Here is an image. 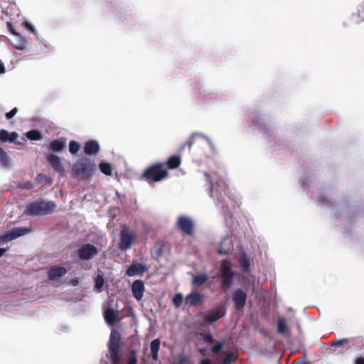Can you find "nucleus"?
<instances>
[{"label":"nucleus","instance_id":"25","mask_svg":"<svg viewBox=\"0 0 364 364\" xmlns=\"http://www.w3.org/2000/svg\"><path fill=\"white\" fill-rule=\"evenodd\" d=\"M0 163L4 167H9L10 165V159L6 152L0 147Z\"/></svg>","mask_w":364,"mask_h":364},{"label":"nucleus","instance_id":"42","mask_svg":"<svg viewBox=\"0 0 364 364\" xmlns=\"http://www.w3.org/2000/svg\"><path fill=\"white\" fill-rule=\"evenodd\" d=\"M18 137V134L16 132H12L9 134V141L14 142Z\"/></svg>","mask_w":364,"mask_h":364},{"label":"nucleus","instance_id":"6","mask_svg":"<svg viewBox=\"0 0 364 364\" xmlns=\"http://www.w3.org/2000/svg\"><path fill=\"white\" fill-rule=\"evenodd\" d=\"M135 238V235L129 232L127 227H123L120 231V240L119 248L121 250H127L131 248L132 242Z\"/></svg>","mask_w":364,"mask_h":364},{"label":"nucleus","instance_id":"49","mask_svg":"<svg viewBox=\"0 0 364 364\" xmlns=\"http://www.w3.org/2000/svg\"><path fill=\"white\" fill-rule=\"evenodd\" d=\"M356 364H364V358H358L355 360Z\"/></svg>","mask_w":364,"mask_h":364},{"label":"nucleus","instance_id":"24","mask_svg":"<svg viewBox=\"0 0 364 364\" xmlns=\"http://www.w3.org/2000/svg\"><path fill=\"white\" fill-rule=\"evenodd\" d=\"M208 277L205 274L193 275L192 284L196 287H201L208 281Z\"/></svg>","mask_w":364,"mask_h":364},{"label":"nucleus","instance_id":"23","mask_svg":"<svg viewBox=\"0 0 364 364\" xmlns=\"http://www.w3.org/2000/svg\"><path fill=\"white\" fill-rule=\"evenodd\" d=\"M65 146V143L63 139H55L50 144V149L53 152H60Z\"/></svg>","mask_w":364,"mask_h":364},{"label":"nucleus","instance_id":"9","mask_svg":"<svg viewBox=\"0 0 364 364\" xmlns=\"http://www.w3.org/2000/svg\"><path fill=\"white\" fill-rule=\"evenodd\" d=\"M31 230V228H14L11 230L7 232L5 235H1L0 237V240L6 242L11 241L30 232Z\"/></svg>","mask_w":364,"mask_h":364},{"label":"nucleus","instance_id":"21","mask_svg":"<svg viewBox=\"0 0 364 364\" xmlns=\"http://www.w3.org/2000/svg\"><path fill=\"white\" fill-rule=\"evenodd\" d=\"M161 341L159 338H156L151 342L150 348L151 354L153 360L158 359V353L160 348Z\"/></svg>","mask_w":364,"mask_h":364},{"label":"nucleus","instance_id":"11","mask_svg":"<svg viewBox=\"0 0 364 364\" xmlns=\"http://www.w3.org/2000/svg\"><path fill=\"white\" fill-rule=\"evenodd\" d=\"M46 159L55 172L60 176H65V168L60 161V157L55 154H48L46 156Z\"/></svg>","mask_w":364,"mask_h":364},{"label":"nucleus","instance_id":"45","mask_svg":"<svg viewBox=\"0 0 364 364\" xmlns=\"http://www.w3.org/2000/svg\"><path fill=\"white\" fill-rule=\"evenodd\" d=\"M7 26H8V28L9 29L10 32L15 35V36H18V34L16 32V31L14 29L13 26H12V24L9 22L7 23Z\"/></svg>","mask_w":364,"mask_h":364},{"label":"nucleus","instance_id":"39","mask_svg":"<svg viewBox=\"0 0 364 364\" xmlns=\"http://www.w3.org/2000/svg\"><path fill=\"white\" fill-rule=\"evenodd\" d=\"M203 341H204V342H205L207 343H213L215 341L213 336L210 333L204 335Z\"/></svg>","mask_w":364,"mask_h":364},{"label":"nucleus","instance_id":"8","mask_svg":"<svg viewBox=\"0 0 364 364\" xmlns=\"http://www.w3.org/2000/svg\"><path fill=\"white\" fill-rule=\"evenodd\" d=\"M194 223L188 217L181 215L177 220V227L184 234L191 236L194 232Z\"/></svg>","mask_w":364,"mask_h":364},{"label":"nucleus","instance_id":"31","mask_svg":"<svg viewBox=\"0 0 364 364\" xmlns=\"http://www.w3.org/2000/svg\"><path fill=\"white\" fill-rule=\"evenodd\" d=\"M36 181H37L38 183H48L49 185H50L53 183V181L51 180L50 178L48 177L46 175L43 174V173H38L36 176Z\"/></svg>","mask_w":364,"mask_h":364},{"label":"nucleus","instance_id":"46","mask_svg":"<svg viewBox=\"0 0 364 364\" xmlns=\"http://www.w3.org/2000/svg\"><path fill=\"white\" fill-rule=\"evenodd\" d=\"M23 25L29 31H31V32H33L34 31V29L32 26V25H31L29 23H28L27 21L24 22L23 23Z\"/></svg>","mask_w":364,"mask_h":364},{"label":"nucleus","instance_id":"47","mask_svg":"<svg viewBox=\"0 0 364 364\" xmlns=\"http://www.w3.org/2000/svg\"><path fill=\"white\" fill-rule=\"evenodd\" d=\"M6 72V68L1 60H0V74H4Z\"/></svg>","mask_w":364,"mask_h":364},{"label":"nucleus","instance_id":"35","mask_svg":"<svg viewBox=\"0 0 364 364\" xmlns=\"http://www.w3.org/2000/svg\"><path fill=\"white\" fill-rule=\"evenodd\" d=\"M127 364H137V358L136 351L134 350H132L129 352Z\"/></svg>","mask_w":364,"mask_h":364},{"label":"nucleus","instance_id":"3","mask_svg":"<svg viewBox=\"0 0 364 364\" xmlns=\"http://www.w3.org/2000/svg\"><path fill=\"white\" fill-rule=\"evenodd\" d=\"M235 273L232 270V264L230 259H223L220 266V287L226 291L233 283Z\"/></svg>","mask_w":364,"mask_h":364},{"label":"nucleus","instance_id":"38","mask_svg":"<svg viewBox=\"0 0 364 364\" xmlns=\"http://www.w3.org/2000/svg\"><path fill=\"white\" fill-rule=\"evenodd\" d=\"M18 187L21 189L30 190V189L33 188V186L31 181H26L25 183L19 184Z\"/></svg>","mask_w":364,"mask_h":364},{"label":"nucleus","instance_id":"15","mask_svg":"<svg viewBox=\"0 0 364 364\" xmlns=\"http://www.w3.org/2000/svg\"><path fill=\"white\" fill-rule=\"evenodd\" d=\"M67 273V269L63 267L53 266L48 271V277L50 280L54 281L64 276Z\"/></svg>","mask_w":364,"mask_h":364},{"label":"nucleus","instance_id":"34","mask_svg":"<svg viewBox=\"0 0 364 364\" xmlns=\"http://www.w3.org/2000/svg\"><path fill=\"white\" fill-rule=\"evenodd\" d=\"M356 16H357L358 21H364V3L361 4L358 6Z\"/></svg>","mask_w":364,"mask_h":364},{"label":"nucleus","instance_id":"1","mask_svg":"<svg viewBox=\"0 0 364 364\" xmlns=\"http://www.w3.org/2000/svg\"><path fill=\"white\" fill-rule=\"evenodd\" d=\"M97 169L96 164L87 157L77 159L71 168L73 176L80 180H87L91 178Z\"/></svg>","mask_w":364,"mask_h":364},{"label":"nucleus","instance_id":"53","mask_svg":"<svg viewBox=\"0 0 364 364\" xmlns=\"http://www.w3.org/2000/svg\"><path fill=\"white\" fill-rule=\"evenodd\" d=\"M218 253L219 255H225V254H227V252L225 250H223L222 249H220L218 250Z\"/></svg>","mask_w":364,"mask_h":364},{"label":"nucleus","instance_id":"19","mask_svg":"<svg viewBox=\"0 0 364 364\" xmlns=\"http://www.w3.org/2000/svg\"><path fill=\"white\" fill-rule=\"evenodd\" d=\"M202 296L199 293H191L186 297V303L190 306H196L201 301Z\"/></svg>","mask_w":364,"mask_h":364},{"label":"nucleus","instance_id":"43","mask_svg":"<svg viewBox=\"0 0 364 364\" xmlns=\"http://www.w3.org/2000/svg\"><path fill=\"white\" fill-rule=\"evenodd\" d=\"M188 361L186 355H181L178 358V364H186Z\"/></svg>","mask_w":364,"mask_h":364},{"label":"nucleus","instance_id":"29","mask_svg":"<svg viewBox=\"0 0 364 364\" xmlns=\"http://www.w3.org/2000/svg\"><path fill=\"white\" fill-rule=\"evenodd\" d=\"M100 170L106 176L112 175V166L108 163L102 162L99 165Z\"/></svg>","mask_w":364,"mask_h":364},{"label":"nucleus","instance_id":"13","mask_svg":"<svg viewBox=\"0 0 364 364\" xmlns=\"http://www.w3.org/2000/svg\"><path fill=\"white\" fill-rule=\"evenodd\" d=\"M144 290L145 287L143 281L137 279L133 282L132 286V291L133 296L137 301H140L142 299Z\"/></svg>","mask_w":364,"mask_h":364},{"label":"nucleus","instance_id":"44","mask_svg":"<svg viewBox=\"0 0 364 364\" xmlns=\"http://www.w3.org/2000/svg\"><path fill=\"white\" fill-rule=\"evenodd\" d=\"M347 342H348L347 339H343L341 341H335L332 343V346H342L344 343H346Z\"/></svg>","mask_w":364,"mask_h":364},{"label":"nucleus","instance_id":"18","mask_svg":"<svg viewBox=\"0 0 364 364\" xmlns=\"http://www.w3.org/2000/svg\"><path fill=\"white\" fill-rule=\"evenodd\" d=\"M220 312L218 309H211L204 317V321L208 324L218 321L220 318Z\"/></svg>","mask_w":364,"mask_h":364},{"label":"nucleus","instance_id":"36","mask_svg":"<svg viewBox=\"0 0 364 364\" xmlns=\"http://www.w3.org/2000/svg\"><path fill=\"white\" fill-rule=\"evenodd\" d=\"M223 345H224V342L218 343L216 345L213 346L211 348V351L215 354L220 353L222 350V348L223 347Z\"/></svg>","mask_w":364,"mask_h":364},{"label":"nucleus","instance_id":"7","mask_svg":"<svg viewBox=\"0 0 364 364\" xmlns=\"http://www.w3.org/2000/svg\"><path fill=\"white\" fill-rule=\"evenodd\" d=\"M99 252L98 249L92 244L82 245L77 251L78 257L82 260H89Z\"/></svg>","mask_w":364,"mask_h":364},{"label":"nucleus","instance_id":"26","mask_svg":"<svg viewBox=\"0 0 364 364\" xmlns=\"http://www.w3.org/2000/svg\"><path fill=\"white\" fill-rule=\"evenodd\" d=\"M288 331V327L284 318H279L277 321V332L284 334Z\"/></svg>","mask_w":364,"mask_h":364},{"label":"nucleus","instance_id":"32","mask_svg":"<svg viewBox=\"0 0 364 364\" xmlns=\"http://www.w3.org/2000/svg\"><path fill=\"white\" fill-rule=\"evenodd\" d=\"M183 297L181 293H177L174 295L172 302L176 308H179L183 302Z\"/></svg>","mask_w":364,"mask_h":364},{"label":"nucleus","instance_id":"27","mask_svg":"<svg viewBox=\"0 0 364 364\" xmlns=\"http://www.w3.org/2000/svg\"><path fill=\"white\" fill-rule=\"evenodd\" d=\"M28 139L33 141L40 140L42 138L41 132L37 129H32L26 134Z\"/></svg>","mask_w":364,"mask_h":364},{"label":"nucleus","instance_id":"48","mask_svg":"<svg viewBox=\"0 0 364 364\" xmlns=\"http://www.w3.org/2000/svg\"><path fill=\"white\" fill-rule=\"evenodd\" d=\"M200 364H213L209 358L203 359L200 361Z\"/></svg>","mask_w":364,"mask_h":364},{"label":"nucleus","instance_id":"2","mask_svg":"<svg viewBox=\"0 0 364 364\" xmlns=\"http://www.w3.org/2000/svg\"><path fill=\"white\" fill-rule=\"evenodd\" d=\"M56 208L53 201L41 200L28 203L24 213L29 216L44 215L53 213Z\"/></svg>","mask_w":364,"mask_h":364},{"label":"nucleus","instance_id":"10","mask_svg":"<svg viewBox=\"0 0 364 364\" xmlns=\"http://www.w3.org/2000/svg\"><path fill=\"white\" fill-rule=\"evenodd\" d=\"M247 301V294L242 289H236L232 294V301L235 309L237 311H241L245 306Z\"/></svg>","mask_w":364,"mask_h":364},{"label":"nucleus","instance_id":"41","mask_svg":"<svg viewBox=\"0 0 364 364\" xmlns=\"http://www.w3.org/2000/svg\"><path fill=\"white\" fill-rule=\"evenodd\" d=\"M18 109L16 107H14L13 109H11L10 112L6 113V117L7 119H11L14 115L16 114Z\"/></svg>","mask_w":364,"mask_h":364},{"label":"nucleus","instance_id":"33","mask_svg":"<svg viewBox=\"0 0 364 364\" xmlns=\"http://www.w3.org/2000/svg\"><path fill=\"white\" fill-rule=\"evenodd\" d=\"M80 147V144L75 141H71L69 144V151L72 154H77Z\"/></svg>","mask_w":364,"mask_h":364},{"label":"nucleus","instance_id":"4","mask_svg":"<svg viewBox=\"0 0 364 364\" xmlns=\"http://www.w3.org/2000/svg\"><path fill=\"white\" fill-rule=\"evenodd\" d=\"M163 164L157 163L149 166L144 171L142 177L149 183L163 180L168 175V171L163 168Z\"/></svg>","mask_w":364,"mask_h":364},{"label":"nucleus","instance_id":"37","mask_svg":"<svg viewBox=\"0 0 364 364\" xmlns=\"http://www.w3.org/2000/svg\"><path fill=\"white\" fill-rule=\"evenodd\" d=\"M0 140L3 142L9 141V132L6 130H0Z\"/></svg>","mask_w":364,"mask_h":364},{"label":"nucleus","instance_id":"52","mask_svg":"<svg viewBox=\"0 0 364 364\" xmlns=\"http://www.w3.org/2000/svg\"><path fill=\"white\" fill-rule=\"evenodd\" d=\"M6 252V249L0 248V257H1Z\"/></svg>","mask_w":364,"mask_h":364},{"label":"nucleus","instance_id":"5","mask_svg":"<svg viewBox=\"0 0 364 364\" xmlns=\"http://www.w3.org/2000/svg\"><path fill=\"white\" fill-rule=\"evenodd\" d=\"M120 334L117 331H113L111 333L109 341V358L112 364H119L120 361L119 351V342Z\"/></svg>","mask_w":364,"mask_h":364},{"label":"nucleus","instance_id":"17","mask_svg":"<svg viewBox=\"0 0 364 364\" xmlns=\"http://www.w3.org/2000/svg\"><path fill=\"white\" fill-rule=\"evenodd\" d=\"M117 311L112 308H107L104 311V318L106 322L110 325L114 324L117 321Z\"/></svg>","mask_w":364,"mask_h":364},{"label":"nucleus","instance_id":"16","mask_svg":"<svg viewBox=\"0 0 364 364\" xmlns=\"http://www.w3.org/2000/svg\"><path fill=\"white\" fill-rule=\"evenodd\" d=\"M100 151V146L95 140H90L85 142L83 151L87 155H95Z\"/></svg>","mask_w":364,"mask_h":364},{"label":"nucleus","instance_id":"30","mask_svg":"<svg viewBox=\"0 0 364 364\" xmlns=\"http://www.w3.org/2000/svg\"><path fill=\"white\" fill-rule=\"evenodd\" d=\"M237 358V355L233 352H229L223 360V364H230Z\"/></svg>","mask_w":364,"mask_h":364},{"label":"nucleus","instance_id":"50","mask_svg":"<svg viewBox=\"0 0 364 364\" xmlns=\"http://www.w3.org/2000/svg\"><path fill=\"white\" fill-rule=\"evenodd\" d=\"M73 286H77V284H78V279H72L70 282Z\"/></svg>","mask_w":364,"mask_h":364},{"label":"nucleus","instance_id":"12","mask_svg":"<svg viewBox=\"0 0 364 364\" xmlns=\"http://www.w3.org/2000/svg\"><path fill=\"white\" fill-rule=\"evenodd\" d=\"M205 176L208 181L210 183V196L213 197V198L215 197L218 200H220L221 198H222V191L225 193V189H226L225 183L223 182L221 185L218 184V188H220V191H219L218 187H216L215 188V196L214 195V186H213L211 177H210V176L208 173H205Z\"/></svg>","mask_w":364,"mask_h":364},{"label":"nucleus","instance_id":"28","mask_svg":"<svg viewBox=\"0 0 364 364\" xmlns=\"http://www.w3.org/2000/svg\"><path fill=\"white\" fill-rule=\"evenodd\" d=\"M104 283L103 276L98 274L95 279V288L97 292H101L102 291Z\"/></svg>","mask_w":364,"mask_h":364},{"label":"nucleus","instance_id":"51","mask_svg":"<svg viewBox=\"0 0 364 364\" xmlns=\"http://www.w3.org/2000/svg\"><path fill=\"white\" fill-rule=\"evenodd\" d=\"M199 351L201 353V355H206V351H207L206 349L200 348Z\"/></svg>","mask_w":364,"mask_h":364},{"label":"nucleus","instance_id":"14","mask_svg":"<svg viewBox=\"0 0 364 364\" xmlns=\"http://www.w3.org/2000/svg\"><path fill=\"white\" fill-rule=\"evenodd\" d=\"M148 270L146 265L141 263L131 264L127 269L126 274L129 277H134L138 274H143Z\"/></svg>","mask_w":364,"mask_h":364},{"label":"nucleus","instance_id":"40","mask_svg":"<svg viewBox=\"0 0 364 364\" xmlns=\"http://www.w3.org/2000/svg\"><path fill=\"white\" fill-rule=\"evenodd\" d=\"M198 136H200V134H198L197 133H194V134H191V136L189 137V139H188V141L186 142V145L188 146L189 148H191V146L194 143V140H195L196 137Z\"/></svg>","mask_w":364,"mask_h":364},{"label":"nucleus","instance_id":"22","mask_svg":"<svg viewBox=\"0 0 364 364\" xmlns=\"http://www.w3.org/2000/svg\"><path fill=\"white\" fill-rule=\"evenodd\" d=\"M181 164V159L177 155L170 156L166 161V165L169 169L177 168L180 166Z\"/></svg>","mask_w":364,"mask_h":364},{"label":"nucleus","instance_id":"20","mask_svg":"<svg viewBox=\"0 0 364 364\" xmlns=\"http://www.w3.org/2000/svg\"><path fill=\"white\" fill-rule=\"evenodd\" d=\"M238 261L244 272H249L250 271V260L245 252H242L240 254Z\"/></svg>","mask_w":364,"mask_h":364}]
</instances>
